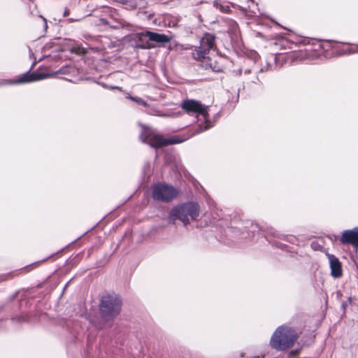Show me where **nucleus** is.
Wrapping results in <instances>:
<instances>
[{"label": "nucleus", "instance_id": "f257e3e1", "mask_svg": "<svg viewBox=\"0 0 358 358\" xmlns=\"http://www.w3.org/2000/svg\"><path fill=\"white\" fill-rule=\"evenodd\" d=\"M122 309V301L117 296H104L100 304V313L106 320H110L117 316Z\"/></svg>", "mask_w": 358, "mask_h": 358}, {"label": "nucleus", "instance_id": "f03ea898", "mask_svg": "<svg viewBox=\"0 0 358 358\" xmlns=\"http://www.w3.org/2000/svg\"><path fill=\"white\" fill-rule=\"evenodd\" d=\"M296 341V336L292 331L286 328H278L273 334L271 340V346L277 350L289 348Z\"/></svg>", "mask_w": 358, "mask_h": 358}, {"label": "nucleus", "instance_id": "7ed1b4c3", "mask_svg": "<svg viewBox=\"0 0 358 358\" xmlns=\"http://www.w3.org/2000/svg\"><path fill=\"white\" fill-rule=\"evenodd\" d=\"M199 208L196 204L187 203L175 208L172 211V216L181 220L185 224H189L190 220H195L199 215Z\"/></svg>", "mask_w": 358, "mask_h": 358}, {"label": "nucleus", "instance_id": "20e7f679", "mask_svg": "<svg viewBox=\"0 0 358 358\" xmlns=\"http://www.w3.org/2000/svg\"><path fill=\"white\" fill-rule=\"evenodd\" d=\"M176 194L177 191L174 188L166 185H157L153 191L154 198L162 201H169L174 198Z\"/></svg>", "mask_w": 358, "mask_h": 358}, {"label": "nucleus", "instance_id": "39448f33", "mask_svg": "<svg viewBox=\"0 0 358 358\" xmlns=\"http://www.w3.org/2000/svg\"><path fill=\"white\" fill-rule=\"evenodd\" d=\"M146 38H148L149 40H150L152 41H155V42L158 43H168L172 38V37L166 36V35H164V34H161L147 31L145 34H141V35H139V41L142 42V43L140 45V46L142 48H153L152 45H150L148 43H147V44H144L143 43V41H144V40Z\"/></svg>", "mask_w": 358, "mask_h": 358}, {"label": "nucleus", "instance_id": "423d86ee", "mask_svg": "<svg viewBox=\"0 0 358 358\" xmlns=\"http://www.w3.org/2000/svg\"><path fill=\"white\" fill-rule=\"evenodd\" d=\"M213 36L210 34L205 35L201 41V49L203 50L197 51V57L199 59L204 58L209 50L213 47Z\"/></svg>", "mask_w": 358, "mask_h": 358}, {"label": "nucleus", "instance_id": "0eeeda50", "mask_svg": "<svg viewBox=\"0 0 358 358\" xmlns=\"http://www.w3.org/2000/svg\"><path fill=\"white\" fill-rule=\"evenodd\" d=\"M149 143L153 147H161L169 144L178 143L180 141L174 138H165L159 134H152L150 136Z\"/></svg>", "mask_w": 358, "mask_h": 358}, {"label": "nucleus", "instance_id": "6e6552de", "mask_svg": "<svg viewBox=\"0 0 358 358\" xmlns=\"http://www.w3.org/2000/svg\"><path fill=\"white\" fill-rule=\"evenodd\" d=\"M341 241L343 243H350L352 245H358V228L353 230H348L342 234Z\"/></svg>", "mask_w": 358, "mask_h": 358}, {"label": "nucleus", "instance_id": "1a4fd4ad", "mask_svg": "<svg viewBox=\"0 0 358 358\" xmlns=\"http://www.w3.org/2000/svg\"><path fill=\"white\" fill-rule=\"evenodd\" d=\"M331 274L334 278H338L342 275V266L339 260L333 255H329Z\"/></svg>", "mask_w": 358, "mask_h": 358}, {"label": "nucleus", "instance_id": "9d476101", "mask_svg": "<svg viewBox=\"0 0 358 358\" xmlns=\"http://www.w3.org/2000/svg\"><path fill=\"white\" fill-rule=\"evenodd\" d=\"M182 107L184 110L187 112H195V113H204L205 109L199 102L193 100L186 101H185Z\"/></svg>", "mask_w": 358, "mask_h": 358}, {"label": "nucleus", "instance_id": "9b49d317", "mask_svg": "<svg viewBox=\"0 0 358 358\" xmlns=\"http://www.w3.org/2000/svg\"><path fill=\"white\" fill-rule=\"evenodd\" d=\"M45 76L43 74L24 75L17 83L32 82L44 78Z\"/></svg>", "mask_w": 358, "mask_h": 358}, {"label": "nucleus", "instance_id": "f8f14e48", "mask_svg": "<svg viewBox=\"0 0 358 358\" xmlns=\"http://www.w3.org/2000/svg\"><path fill=\"white\" fill-rule=\"evenodd\" d=\"M72 52H75L78 55L85 54V50L83 48H73L71 49Z\"/></svg>", "mask_w": 358, "mask_h": 358}]
</instances>
